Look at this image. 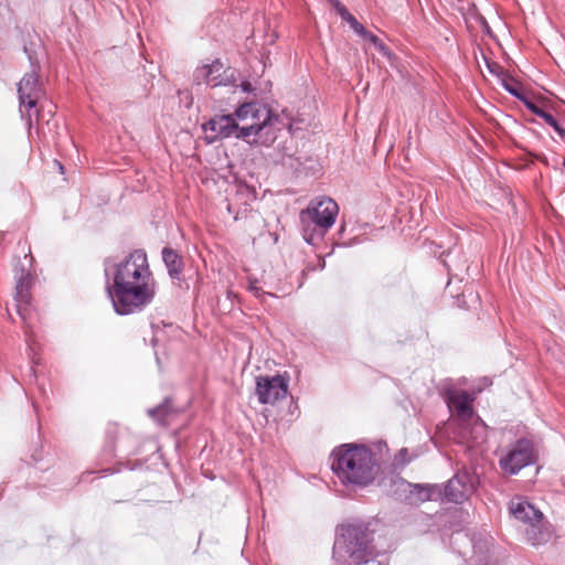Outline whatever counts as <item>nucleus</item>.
<instances>
[{
	"mask_svg": "<svg viewBox=\"0 0 565 565\" xmlns=\"http://www.w3.org/2000/svg\"><path fill=\"white\" fill-rule=\"evenodd\" d=\"M375 49L384 56H388L390 55V50L388 47L381 41H376L374 44Z\"/></svg>",
	"mask_w": 565,
	"mask_h": 565,
	"instance_id": "obj_23",
	"label": "nucleus"
},
{
	"mask_svg": "<svg viewBox=\"0 0 565 565\" xmlns=\"http://www.w3.org/2000/svg\"><path fill=\"white\" fill-rule=\"evenodd\" d=\"M350 26L353 29V31L359 34L363 35L366 31V29L355 19L353 23L350 24Z\"/></svg>",
	"mask_w": 565,
	"mask_h": 565,
	"instance_id": "obj_24",
	"label": "nucleus"
},
{
	"mask_svg": "<svg viewBox=\"0 0 565 565\" xmlns=\"http://www.w3.org/2000/svg\"><path fill=\"white\" fill-rule=\"evenodd\" d=\"M362 38H363V39H365V40H367V41H370L372 44H374L376 41H379V40H380L375 34H373V33L369 32L367 30H366V31H365V33L362 35Z\"/></svg>",
	"mask_w": 565,
	"mask_h": 565,
	"instance_id": "obj_28",
	"label": "nucleus"
},
{
	"mask_svg": "<svg viewBox=\"0 0 565 565\" xmlns=\"http://www.w3.org/2000/svg\"><path fill=\"white\" fill-rule=\"evenodd\" d=\"M241 87H242V90H243V92H247V93H249V92H252V90H253V86H252V84H250L249 82H243V83L241 84Z\"/></svg>",
	"mask_w": 565,
	"mask_h": 565,
	"instance_id": "obj_30",
	"label": "nucleus"
},
{
	"mask_svg": "<svg viewBox=\"0 0 565 565\" xmlns=\"http://www.w3.org/2000/svg\"><path fill=\"white\" fill-rule=\"evenodd\" d=\"M339 214L337 202L329 196L312 199L299 214L303 239L316 245L333 226Z\"/></svg>",
	"mask_w": 565,
	"mask_h": 565,
	"instance_id": "obj_5",
	"label": "nucleus"
},
{
	"mask_svg": "<svg viewBox=\"0 0 565 565\" xmlns=\"http://www.w3.org/2000/svg\"><path fill=\"white\" fill-rule=\"evenodd\" d=\"M104 266L107 292L117 315L139 313L152 303L157 284L143 250L136 249L119 263L107 259Z\"/></svg>",
	"mask_w": 565,
	"mask_h": 565,
	"instance_id": "obj_1",
	"label": "nucleus"
},
{
	"mask_svg": "<svg viewBox=\"0 0 565 565\" xmlns=\"http://www.w3.org/2000/svg\"><path fill=\"white\" fill-rule=\"evenodd\" d=\"M488 67H489V71H490L491 73H493V74H495V68H499V66H498L497 64H494L493 66L488 65Z\"/></svg>",
	"mask_w": 565,
	"mask_h": 565,
	"instance_id": "obj_32",
	"label": "nucleus"
},
{
	"mask_svg": "<svg viewBox=\"0 0 565 565\" xmlns=\"http://www.w3.org/2000/svg\"><path fill=\"white\" fill-rule=\"evenodd\" d=\"M289 126L284 117L258 102L242 104L233 115H220L203 125L211 139L236 137L254 145L269 147L279 131Z\"/></svg>",
	"mask_w": 565,
	"mask_h": 565,
	"instance_id": "obj_2",
	"label": "nucleus"
},
{
	"mask_svg": "<svg viewBox=\"0 0 565 565\" xmlns=\"http://www.w3.org/2000/svg\"><path fill=\"white\" fill-rule=\"evenodd\" d=\"M526 540L532 545H542L550 541L552 537V530L550 525L544 522V516L537 518V521L530 522L524 530Z\"/></svg>",
	"mask_w": 565,
	"mask_h": 565,
	"instance_id": "obj_13",
	"label": "nucleus"
},
{
	"mask_svg": "<svg viewBox=\"0 0 565 565\" xmlns=\"http://www.w3.org/2000/svg\"><path fill=\"white\" fill-rule=\"evenodd\" d=\"M331 469L343 484L366 487L380 472L381 458L362 444L349 443L331 452Z\"/></svg>",
	"mask_w": 565,
	"mask_h": 565,
	"instance_id": "obj_3",
	"label": "nucleus"
},
{
	"mask_svg": "<svg viewBox=\"0 0 565 565\" xmlns=\"http://www.w3.org/2000/svg\"><path fill=\"white\" fill-rule=\"evenodd\" d=\"M411 488V493L416 494L417 499L422 502L447 500L454 503L463 502L472 492V483L470 477L466 472L456 473L445 487L439 484H420L407 483Z\"/></svg>",
	"mask_w": 565,
	"mask_h": 565,
	"instance_id": "obj_7",
	"label": "nucleus"
},
{
	"mask_svg": "<svg viewBox=\"0 0 565 565\" xmlns=\"http://www.w3.org/2000/svg\"><path fill=\"white\" fill-rule=\"evenodd\" d=\"M527 110L536 115L537 117L542 118L545 124H551L554 121V116L550 114L548 111L544 110L542 107H540L537 104L532 102L529 97H526L525 100L522 103Z\"/></svg>",
	"mask_w": 565,
	"mask_h": 565,
	"instance_id": "obj_16",
	"label": "nucleus"
},
{
	"mask_svg": "<svg viewBox=\"0 0 565 565\" xmlns=\"http://www.w3.org/2000/svg\"><path fill=\"white\" fill-rule=\"evenodd\" d=\"M502 87L513 97L519 99L521 103L526 99V96L521 92L520 88L511 84L508 79H502Z\"/></svg>",
	"mask_w": 565,
	"mask_h": 565,
	"instance_id": "obj_19",
	"label": "nucleus"
},
{
	"mask_svg": "<svg viewBox=\"0 0 565 565\" xmlns=\"http://www.w3.org/2000/svg\"><path fill=\"white\" fill-rule=\"evenodd\" d=\"M233 72L227 75L223 63L218 60L198 67L193 74V82L196 85L205 84L211 87L227 86L232 84Z\"/></svg>",
	"mask_w": 565,
	"mask_h": 565,
	"instance_id": "obj_10",
	"label": "nucleus"
},
{
	"mask_svg": "<svg viewBox=\"0 0 565 565\" xmlns=\"http://www.w3.org/2000/svg\"><path fill=\"white\" fill-rule=\"evenodd\" d=\"M564 167H565V159H564V162H563Z\"/></svg>",
	"mask_w": 565,
	"mask_h": 565,
	"instance_id": "obj_34",
	"label": "nucleus"
},
{
	"mask_svg": "<svg viewBox=\"0 0 565 565\" xmlns=\"http://www.w3.org/2000/svg\"><path fill=\"white\" fill-rule=\"evenodd\" d=\"M510 512L518 521L523 522L525 525L530 522L537 521V518H542V512L534 508L527 501H511Z\"/></svg>",
	"mask_w": 565,
	"mask_h": 565,
	"instance_id": "obj_14",
	"label": "nucleus"
},
{
	"mask_svg": "<svg viewBox=\"0 0 565 565\" xmlns=\"http://www.w3.org/2000/svg\"><path fill=\"white\" fill-rule=\"evenodd\" d=\"M281 163L284 166H287L289 167L290 169L295 170V171H298L299 170V167H300V161L298 158H294L292 156H282L281 158Z\"/></svg>",
	"mask_w": 565,
	"mask_h": 565,
	"instance_id": "obj_20",
	"label": "nucleus"
},
{
	"mask_svg": "<svg viewBox=\"0 0 565 565\" xmlns=\"http://www.w3.org/2000/svg\"><path fill=\"white\" fill-rule=\"evenodd\" d=\"M548 126H551L555 132L558 135V137L565 141V128L562 127L558 121L554 118V121L551 122V124H547Z\"/></svg>",
	"mask_w": 565,
	"mask_h": 565,
	"instance_id": "obj_21",
	"label": "nucleus"
},
{
	"mask_svg": "<svg viewBox=\"0 0 565 565\" xmlns=\"http://www.w3.org/2000/svg\"><path fill=\"white\" fill-rule=\"evenodd\" d=\"M362 565H382V563L379 562L376 558H374V559H371L370 562L364 563Z\"/></svg>",
	"mask_w": 565,
	"mask_h": 565,
	"instance_id": "obj_31",
	"label": "nucleus"
},
{
	"mask_svg": "<svg viewBox=\"0 0 565 565\" xmlns=\"http://www.w3.org/2000/svg\"><path fill=\"white\" fill-rule=\"evenodd\" d=\"M340 17L349 24L353 23V21L355 20V18L349 12L348 9L344 12H341Z\"/></svg>",
	"mask_w": 565,
	"mask_h": 565,
	"instance_id": "obj_26",
	"label": "nucleus"
},
{
	"mask_svg": "<svg viewBox=\"0 0 565 565\" xmlns=\"http://www.w3.org/2000/svg\"><path fill=\"white\" fill-rule=\"evenodd\" d=\"M288 381L280 375L259 376L256 380V394L259 403L274 404L286 397Z\"/></svg>",
	"mask_w": 565,
	"mask_h": 565,
	"instance_id": "obj_9",
	"label": "nucleus"
},
{
	"mask_svg": "<svg viewBox=\"0 0 565 565\" xmlns=\"http://www.w3.org/2000/svg\"><path fill=\"white\" fill-rule=\"evenodd\" d=\"M447 405L461 420H468L473 415L475 395L466 391H450L446 396Z\"/></svg>",
	"mask_w": 565,
	"mask_h": 565,
	"instance_id": "obj_11",
	"label": "nucleus"
},
{
	"mask_svg": "<svg viewBox=\"0 0 565 565\" xmlns=\"http://www.w3.org/2000/svg\"><path fill=\"white\" fill-rule=\"evenodd\" d=\"M373 531L363 522L342 524L337 527L333 544V558L337 562H349L350 565H362L376 558Z\"/></svg>",
	"mask_w": 565,
	"mask_h": 565,
	"instance_id": "obj_4",
	"label": "nucleus"
},
{
	"mask_svg": "<svg viewBox=\"0 0 565 565\" xmlns=\"http://www.w3.org/2000/svg\"><path fill=\"white\" fill-rule=\"evenodd\" d=\"M168 413L169 406L167 404H161L148 411L149 416L154 418L159 424H166V416Z\"/></svg>",
	"mask_w": 565,
	"mask_h": 565,
	"instance_id": "obj_18",
	"label": "nucleus"
},
{
	"mask_svg": "<svg viewBox=\"0 0 565 565\" xmlns=\"http://www.w3.org/2000/svg\"><path fill=\"white\" fill-rule=\"evenodd\" d=\"M247 289L248 291H250L256 298L260 299L262 301L266 298V297H274V295L271 292H267V291H264L262 290L260 287H258V279L257 278H254V277H248V286H247Z\"/></svg>",
	"mask_w": 565,
	"mask_h": 565,
	"instance_id": "obj_17",
	"label": "nucleus"
},
{
	"mask_svg": "<svg viewBox=\"0 0 565 565\" xmlns=\"http://www.w3.org/2000/svg\"><path fill=\"white\" fill-rule=\"evenodd\" d=\"M29 60L32 70L24 74L19 82L18 95L21 118L25 121L28 128L31 129L33 122L39 124L40 120L44 119L45 115L43 106L41 108L38 107L41 97L44 95V88L38 74L40 66L33 62L31 55H29Z\"/></svg>",
	"mask_w": 565,
	"mask_h": 565,
	"instance_id": "obj_6",
	"label": "nucleus"
},
{
	"mask_svg": "<svg viewBox=\"0 0 565 565\" xmlns=\"http://www.w3.org/2000/svg\"><path fill=\"white\" fill-rule=\"evenodd\" d=\"M28 256H30V263L32 262V256H31V253L29 252L28 255H24V258H28Z\"/></svg>",
	"mask_w": 565,
	"mask_h": 565,
	"instance_id": "obj_33",
	"label": "nucleus"
},
{
	"mask_svg": "<svg viewBox=\"0 0 565 565\" xmlns=\"http://www.w3.org/2000/svg\"><path fill=\"white\" fill-rule=\"evenodd\" d=\"M17 286H15V301H17V308L18 313L20 317L25 321L26 315H28V307L30 305V288L32 285V276L28 271L25 273L24 269H21L20 275L17 274Z\"/></svg>",
	"mask_w": 565,
	"mask_h": 565,
	"instance_id": "obj_12",
	"label": "nucleus"
},
{
	"mask_svg": "<svg viewBox=\"0 0 565 565\" xmlns=\"http://www.w3.org/2000/svg\"><path fill=\"white\" fill-rule=\"evenodd\" d=\"M162 259L172 279H179L183 271V260L177 250L164 247L162 249Z\"/></svg>",
	"mask_w": 565,
	"mask_h": 565,
	"instance_id": "obj_15",
	"label": "nucleus"
},
{
	"mask_svg": "<svg viewBox=\"0 0 565 565\" xmlns=\"http://www.w3.org/2000/svg\"><path fill=\"white\" fill-rule=\"evenodd\" d=\"M340 17L349 24L353 23V21L355 20V18L349 12L348 9L344 12H341Z\"/></svg>",
	"mask_w": 565,
	"mask_h": 565,
	"instance_id": "obj_27",
	"label": "nucleus"
},
{
	"mask_svg": "<svg viewBox=\"0 0 565 565\" xmlns=\"http://www.w3.org/2000/svg\"><path fill=\"white\" fill-rule=\"evenodd\" d=\"M375 49L384 56H388L390 55V50L388 47L381 41H376L374 44Z\"/></svg>",
	"mask_w": 565,
	"mask_h": 565,
	"instance_id": "obj_22",
	"label": "nucleus"
},
{
	"mask_svg": "<svg viewBox=\"0 0 565 565\" xmlns=\"http://www.w3.org/2000/svg\"><path fill=\"white\" fill-rule=\"evenodd\" d=\"M406 456H407V449L403 448V449H401V450L398 451V454H397V456H396V458H395V459H396V460H398V461H408V460L406 459Z\"/></svg>",
	"mask_w": 565,
	"mask_h": 565,
	"instance_id": "obj_29",
	"label": "nucleus"
},
{
	"mask_svg": "<svg viewBox=\"0 0 565 565\" xmlns=\"http://www.w3.org/2000/svg\"><path fill=\"white\" fill-rule=\"evenodd\" d=\"M537 450L534 441L527 437H521L508 445L499 459V467L504 475H518L523 468L536 462Z\"/></svg>",
	"mask_w": 565,
	"mask_h": 565,
	"instance_id": "obj_8",
	"label": "nucleus"
},
{
	"mask_svg": "<svg viewBox=\"0 0 565 565\" xmlns=\"http://www.w3.org/2000/svg\"><path fill=\"white\" fill-rule=\"evenodd\" d=\"M329 3L334 8L337 13L340 15L341 12H344L347 8L340 2V0H328Z\"/></svg>",
	"mask_w": 565,
	"mask_h": 565,
	"instance_id": "obj_25",
	"label": "nucleus"
}]
</instances>
